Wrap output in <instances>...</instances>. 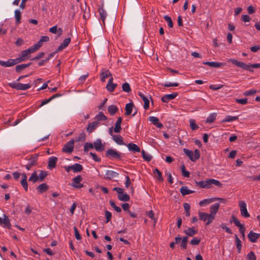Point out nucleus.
Masks as SVG:
<instances>
[{"mask_svg":"<svg viewBox=\"0 0 260 260\" xmlns=\"http://www.w3.org/2000/svg\"><path fill=\"white\" fill-rule=\"evenodd\" d=\"M183 151L189 159L193 162L196 161L200 157V151L198 149H196L194 150V154L191 150H188L186 148H184Z\"/></svg>","mask_w":260,"mask_h":260,"instance_id":"nucleus-1","label":"nucleus"},{"mask_svg":"<svg viewBox=\"0 0 260 260\" xmlns=\"http://www.w3.org/2000/svg\"><path fill=\"white\" fill-rule=\"evenodd\" d=\"M34 52H35L30 47L28 49L21 51L20 54V56L18 58H16V60L17 61L18 63L24 61L28 58V55Z\"/></svg>","mask_w":260,"mask_h":260,"instance_id":"nucleus-2","label":"nucleus"},{"mask_svg":"<svg viewBox=\"0 0 260 260\" xmlns=\"http://www.w3.org/2000/svg\"><path fill=\"white\" fill-rule=\"evenodd\" d=\"M10 87L17 90H25L31 87V85L28 84H22L21 83L12 82L8 84Z\"/></svg>","mask_w":260,"mask_h":260,"instance_id":"nucleus-3","label":"nucleus"},{"mask_svg":"<svg viewBox=\"0 0 260 260\" xmlns=\"http://www.w3.org/2000/svg\"><path fill=\"white\" fill-rule=\"evenodd\" d=\"M229 62H231L233 63L236 66L238 67L241 68L242 69L249 71L251 72H253V70L250 69V66L249 64H247L243 62L239 61L235 59H229L228 60Z\"/></svg>","mask_w":260,"mask_h":260,"instance_id":"nucleus-4","label":"nucleus"},{"mask_svg":"<svg viewBox=\"0 0 260 260\" xmlns=\"http://www.w3.org/2000/svg\"><path fill=\"white\" fill-rule=\"evenodd\" d=\"M233 222L235 225L239 228V232L241 234L242 237L243 238L245 237V228L244 227L243 224H242L238 218L235 216H232V220H230V222L232 223Z\"/></svg>","mask_w":260,"mask_h":260,"instance_id":"nucleus-5","label":"nucleus"},{"mask_svg":"<svg viewBox=\"0 0 260 260\" xmlns=\"http://www.w3.org/2000/svg\"><path fill=\"white\" fill-rule=\"evenodd\" d=\"M74 148V140L73 139H71L64 145L62 151L65 153H71L73 152Z\"/></svg>","mask_w":260,"mask_h":260,"instance_id":"nucleus-6","label":"nucleus"},{"mask_svg":"<svg viewBox=\"0 0 260 260\" xmlns=\"http://www.w3.org/2000/svg\"><path fill=\"white\" fill-rule=\"evenodd\" d=\"M38 161V155H31L29 159L28 160V162L26 164L24 167L25 168L29 170L32 167L36 166L37 165Z\"/></svg>","mask_w":260,"mask_h":260,"instance_id":"nucleus-7","label":"nucleus"},{"mask_svg":"<svg viewBox=\"0 0 260 260\" xmlns=\"http://www.w3.org/2000/svg\"><path fill=\"white\" fill-rule=\"evenodd\" d=\"M199 215L200 220L204 221L207 220L206 223L207 225L210 224L214 220L213 218H210V215L209 214L206 213L205 212H199Z\"/></svg>","mask_w":260,"mask_h":260,"instance_id":"nucleus-8","label":"nucleus"},{"mask_svg":"<svg viewBox=\"0 0 260 260\" xmlns=\"http://www.w3.org/2000/svg\"><path fill=\"white\" fill-rule=\"evenodd\" d=\"M239 206L240 207L241 215L244 217H249L250 214L247 211L246 203L244 201H240L239 202Z\"/></svg>","mask_w":260,"mask_h":260,"instance_id":"nucleus-9","label":"nucleus"},{"mask_svg":"<svg viewBox=\"0 0 260 260\" xmlns=\"http://www.w3.org/2000/svg\"><path fill=\"white\" fill-rule=\"evenodd\" d=\"M114 141L117 144L123 146V147L120 148L122 151L126 149V144L123 141V139L121 136L119 135H115Z\"/></svg>","mask_w":260,"mask_h":260,"instance_id":"nucleus-10","label":"nucleus"},{"mask_svg":"<svg viewBox=\"0 0 260 260\" xmlns=\"http://www.w3.org/2000/svg\"><path fill=\"white\" fill-rule=\"evenodd\" d=\"M82 180V178L80 175H78L73 179V183L72 186L74 188H80L83 186L82 184H80V182Z\"/></svg>","mask_w":260,"mask_h":260,"instance_id":"nucleus-11","label":"nucleus"},{"mask_svg":"<svg viewBox=\"0 0 260 260\" xmlns=\"http://www.w3.org/2000/svg\"><path fill=\"white\" fill-rule=\"evenodd\" d=\"M219 203H216L214 205H212L210 208V213L209 214L210 215V218L215 219V215L218 212V210L219 208Z\"/></svg>","mask_w":260,"mask_h":260,"instance_id":"nucleus-12","label":"nucleus"},{"mask_svg":"<svg viewBox=\"0 0 260 260\" xmlns=\"http://www.w3.org/2000/svg\"><path fill=\"white\" fill-rule=\"evenodd\" d=\"M18 63L17 61L16 60V59H10L8 60L7 61L0 60V65L4 67H10L13 66L16 64Z\"/></svg>","mask_w":260,"mask_h":260,"instance_id":"nucleus-13","label":"nucleus"},{"mask_svg":"<svg viewBox=\"0 0 260 260\" xmlns=\"http://www.w3.org/2000/svg\"><path fill=\"white\" fill-rule=\"evenodd\" d=\"M99 125V122L94 121L92 122L89 123L86 127V131L88 133H91L93 132Z\"/></svg>","mask_w":260,"mask_h":260,"instance_id":"nucleus-14","label":"nucleus"},{"mask_svg":"<svg viewBox=\"0 0 260 260\" xmlns=\"http://www.w3.org/2000/svg\"><path fill=\"white\" fill-rule=\"evenodd\" d=\"M177 95L178 93L177 92L166 94L161 98V100L164 103H168L170 100L174 99Z\"/></svg>","mask_w":260,"mask_h":260,"instance_id":"nucleus-15","label":"nucleus"},{"mask_svg":"<svg viewBox=\"0 0 260 260\" xmlns=\"http://www.w3.org/2000/svg\"><path fill=\"white\" fill-rule=\"evenodd\" d=\"M0 224H3V226L5 228L6 227L9 229H11V225L10 222V220L8 217L5 214L4 215L3 219L0 217Z\"/></svg>","mask_w":260,"mask_h":260,"instance_id":"nucleus-16","label":"nucleus"},{"mask_svg":"<svg viewBox=\"0 0 260 260\" xmlns=\"http://www.w3.org/2000/svg\"><path fill=\"white\" fill-rule=\"evenodd\" d=\"M58 158L55 156H51L49 158L48 168L52 169L55 168Z\"/></svg>","mask_w":260,"mask_h":260,"instance_id":"nucleus-17","label":"nucleus"},{"mask_svg":"<svg viewBox=\"0 0 260 260\" xmlns=\"http://www.w3.org/2000/svg\"><path fill=\"white\" fill-rule=\"evenodd\" d=\"M259 237V234L254 233L251 231L248 235V238L249 239V241L252 243L256 242Z\"/></svg>","mask_w":260,"mask_h":260,"instance_id":"nucleus-18","label":"nucleus"},{"mask_svg":"<svg viewBox=\"0 0 260 260\" xmlns=\"http://www.w3.org/2000/svg\"><path fill=\"white\" fill-rule=\"evenodd\" d=\"M203 63L205 65H208L211 67L216 68L223 67L225 65V63H224V62H213V61L203 62Z\"/></svg>","mask_w":260,"mask_h":260,"instance_id":"nucleus-19","label":"nucleus"},{"mask_svg":"<svg viewBox=\"0 0 260 260\" xmlns=\"http://www.w3.org/2000/svg\"><path fill=\"white\" fill-rule=\"evenodd\" d=\"M71 39L70 38H68L65 39L63 40V42L62 43H61L60 45H59V46L58 47V48L56 50V51H61L62 50L64 49L66 47H67L69 45L70 43L71 42Z\"/></svg>","mask_w":260,"mask_h":260,"instance_id":"nucleus-20","label":"nucleus"},{"mask_svg":"<svg viewBox=\"0 0 260 260\" xmlns=\"http://www.w3.org/2000/svg\"><path fill=\"white\" fill-rule=\"evenodd\" d=\"M149 120L158 128H161L163 127L162 124L159 122V119L158 118L154 116H150L149 117Z\"/></svg>","mask_w":260,"mask_h":260,"instance_id":"nucleus-21","label":"nucleus"},{"mask_svg":"<svg viewBox=\"0 0 260 260\" xmlns=\"http://www.w3.org/2000/svg\"><path fill=\"white\" fill-rule=\"evenodd\" d=\"M126 146L129 151L133 152H139L141 151L140 148L138 146L132 143H129L127 145L126 144Z\"/></svg>","mask_w":260,"mask_h":260,"instance_id":"nucleus-22","label":"nucleus"},{"mask_svg":"<svg viewBox=\"0 0 260 260\" xmlns=\"http://www.w3.org/2000/svg\"><path fill=\"white\" fill-rule=\"evenodd\" d=\"M93 147L96 151L101 152L104 150V147L102 143L101 140H97L93 143Z\"/></svg>","mask_w":260,"mask_h":260,"instance_id":"nucleus-23","label":"nucleus"},{"mask_svg":"<svg viewBox=\"0 0 260 260\" xmlns=\"http://www.w3.org/2000/svg\"><path fill=\"white\" fill-rule=\"evenodd\" d=\"M196 184L197 186L203 188H210L209 179L205 181H196Z\"/></svg>","mask_w":260,"mask_h":260,"instance_id":"nucleus-24","label":"nucleus"},{"mask_svg":"<svg viewBox=\"0 0 260 260\" xmlns=\"http://www.w3.org/2000/svg\"><path fill=\"white\" fill-rule=\"evenodd\" d=\"M122 121V118L119 117L115 123V133H119L121 131V124Z\"/></svg>","mask_w":260,"mask_h":260,"instance_id":"nucleus-25","label":"nucleus"},{"mask_svg":"<svg viewBox=\"0 0 260 260\" xmlns=\"http://www.w3.org/2000/svg\"><path fill=\"white\" fill-rule=\"evenodd\" d=\"M139 95L140 96L141 98L142 99L143 101L144 102V108L145 110L148 109L149 108V103H150L148 99L146 96H145L144 94H143L141 92L139 93Z\"/></svg>","mask_w":260,"mask_h":260,"instance_id":"nucleus-26","label":"nucleus"},{"mask_svg":"<svg viewBox=\"0 0 260 260\" xmlns=\"http://www.w3.org/2000/svg\"><path fill=\"white\" fill-rule=\"evenodd\" d=\"M184 233L189 237H192L196 235L198 231L195 230L194 227L188 228L187 229L184 231Z\"/></svg>","mask_w":260,"mask_h":260,"instance_id":"nucleus-27","label":"nucleus"},{"mask_svg":"<svg viewBox=\"0 0 260 260\" xmlns=\"http://www.w3.org/2000/svg\"><path fill=\"white\" fill-rule=\"evenodd\" d=\"M49 189V186L46 183H42L39 185L37 189L40 193H43L46 192Z\"/></svg>","mask_w":260,"mask_h":260,"instance_id":"nucleus-28","label":"nucleus"},{"mask_svg":"<svg viewBox=\"0 0 260 260\" xmlns=\"http://www.w3.org/2000/svg\"><path fill=\"white\" fill-rule=\"evenodd\" d=\"M180 191L183 196L194 192V190L188 189L186 186H182L180 188Z\"/></svg>","mask_w":260,"mask_h":260,"instance_id":"nucleus-29","label":"nucleus"},{"mask_svg":"<svg viewBox=\"0 0 260 260\" xmlns=\"http://www.w3.org/2000/svg\"><path fill=\"white\" fill-rule=\"evenodd\" d=\"M31 64V62L25 64H21L16 66L15 70L17 73H20L22 70L28 67Z\"/></svg>","mask_w":260,"mask_h":260,"instance_id":"nucleus-30","label":"nucleus"},{"mask_svg":"<svg viewBox=\"0 0 260 260\" xmlns=\"http://www.w3.org/2000/svg\"><path fill=\"white\" fill-rule=\"evenodd\" d=\"M118 199L123 202L128 201L130 199L129 196L126 193L122 192L119 195H117Z\"/></svg>","mask_w":260,"mask_h":260,"instance_id":"nucleus-31","label":"nucleus"},{"mask_svg":"<svg viewBox=\"0 0 260 260\" xmlns=\"http://www.w3.org/2000/svg\"><path fill=\"white\" fill-rule=\"evenodd\" d=\"M134 105L133 103H128L125 106V113L126 115H129L132 112L133 108Z\"/></svg>","mask_w":260,"mask_h":260,"instance_id":"nucleus-32","label":"nucleus"},{"mask_svg":"<svg viewBox=\"0 0 260 260\" xmlns=\"http://www.w3.org/2000/svg\"><path fill=\"white\" fill-rule=\"evenodd\" d=\"M83 167L81 165L76 163L72 165V171L74 173L80 172L83 170Z\"/></svg>","mask_w":260,"mask_h":260,"instance_id":"nucleus-33","label":"nucleus"},{"mask_svg":"<svg viewBox=\"0 0 260 260\" xmlns=\"http://www.w3.org/2000/svg\"><path fill=\"white\" fill-rule=\"evenodd\" d=\"M28 181H31L33 183L39 181L38 175L36 171H34L31 174V176L28 178Z\"/></svg>","mask_w":260,"mask_h":260,"instance_id":"nucleus-34","label":"nucleus"},{"mask_svg":"<svg viewBox=\"0 0 260 260\" xmlns=\"http://www.w3.org/2000/svg\"><path fill=\"white\" fill-rule=\"evenodd\" d=\"M101 81L102 82H105L106 79L110 76L111 77H112L111 73L108 70H106L104 72H103L101 75Z\"/></svg>","mask_w":260,"mask_h":260,"instance_id":"nucleus-35","label":"nucleus"},{"mask_svg":"<svg viewBox=\"0 0 260 260\" xmlns=\"http://www.w3.org/2000/svg\"><path fill=\"white\" fill-rule=\"evenodd\" d=\"M216 113H213L209 115L206 120V122L208 123H211L214 121L216 117Z\"/></svg>","mask_w":260,"mask_h":260,"instance_id":"nucleus-36","label":"nucleus"},{"mask_svg":"<svg viewBox=\"0 0 260 260\" xmlns=\"http://www.w3.org/2000/svg\"><path fill=\"white\" fill-rule=\"evenodd\" d=\"M107 89L110 91L112 92L114 91V84H113V78L110 77L109 79L108 83L106 86Z\"/></svg>","mask_w":260,"mask_h":260,"instance_id":"nucleus-37","label":"nucleus"},{"mask_svg":"<svg viewBox=\"0 0 260 260\" xmlns=\"http://www.w3.org/2000/svg\"><path fill=\"white\" fill-rule=\"evenodd\" d=\"M209 186L211 187L212 184H214L218 187H221L222 184L218 180L214 179H209Z\"/></svg>","mask_w":260,"mask_h":260,"instance_id":"nucleus-38","label":"nucleus"},{"mask_svg":"<svg viewBox=\"0 0 260 260\" xmlns=\"http://www.w3.org/2000/svg\"><path fill=\"white\" fill-rule=\"evenodd\" d=\"M187 242L188 237H183L180 243V246L182 249H186L187 248Z\"/></svg>","mask_w":260,"mask_h":260,"instance_id":"nucleus-39","label":"nucleus"},{"mask_svg":"<svg viewBox=\"0 0 260 260\" xmlns=\"http://www.w3.org/2000/svg\"><path fill=\"white\" fill-rule=\"evenodd\" d=\"M99 12L100 14L101 18L102 21L103 22V23H104L105 20L106 16H107L106 12L105 11V10L103 9V7L99 8Z\"/></svg>","mask_w":260,"mask_h":260,"instance_id":"nucleus-40","label":"nucleus"},{"mask_svg":"<svg viewBox=\"0 0 260 260\" xmlns=\"http://www.w3.org/2000/svg\"><path fill=\"white\" fill-rule=\"evenodd\" d=\"M238 119V116H233L228 115L222 120V122H227L235 121Z\"/></svg>","mask_w":260,"mask_h":260,"instance_id":"nucleus-41","label":"nucleus"},{"mask_svg":"<svg viewBox=\"0 0 260 260\" xmlns=\"http://www.w3.org/2000/svg\"><path fill=\"white\" fill-rule=\"evenodd\" d=\"M235 242L238 253H240L242 248V242L237 235H235Z\"/></svg>","mask_w":260,"mask_h":260,"instance_id":"nucleus-42","label":"nucleus"},{"mask_svg":"<svg viewBox=\"0 0 260 260\" xmlns=\"http://www.w3.org/2000/svg\"><path fill=\"white\" fill-rule=\"evenodd\" d=\"M15 18L17 24H19L21 22V14L19 10L15 11Z\"/></svg>","mask_w":260,"mask_h":260,"instance_id":"nucleus-43","label":"nucleus"},{"mask_svg":"<svg viewBox=\"0 0 260 260\" xmlns=\"http://www.w3.org/2000/svg\"><path fill=\"white\" fill-rule=\"evenodd\" d=\"M153 173L157 174V179L159 182H162L164 181V179L162 177V174H161V172L158 169H157V168L155 169L153 171Z\"/></svg>","mask_w":260,"mask_h":260,"instance_id":"nucleus-44","label":"nucleus"},{"mask_svg":"<svg viewBox=\"0 0 260 260\" xmlns=\"http://www.w3.org/2000/svg\"><path fill=\"white\" fill-rule=\"evenodd\" d=\"M142 154L143 159L147 161L151 160L152 156L148 153H146L144 150L142 151Z\"/></svg>","mask_w":260,"mask_h":260,"instance_id":"nucleus-45","label":"nucleus"},{"mask_svg":"<svg viewBox=\"0 0 260 260\" xmlns=\"http://www.w3.org/2000/svg\"><path fill=\"white\" fill-rule=\"evenodd\" d=\"M47 173L46 171H41L38 176L39 181V182L43 181L44 180V179L45 178V177L47 176Z\"/></svg>","mask_w":260,"mask_h":260,"instance_id":"nucleus-46","label":"nucleus"},{"mask_svg":"<svg viewBox=\"0 0 260 260\" xmlns=\"http://www.w3.org/2000/svg\"><path fill=\"white\" fill-rule=\"evenodd\" d=\"M43 45V42L41 41V40L38 42V43L32 46L31 48L32 49L34 52L37 51L39 48Z\"/></svg>","mask_w":260,"mask_h":260,"instance_id":"nucleus-47","label":"nucleus"},{"mask_svg":"<svg viewBox=\"0 0 260 260\" xmlns=\"http://www.w3.org/2000/svg\"><path fill=\"white\" fill-rule=\"evenodd\" d=\"M164 18L165 20L168 23V26L170 28H172L173 27V22L171 18L168 15H165L164 16Z\"/></svg>","mask_w":260,"mask_h":260,"instance_id":"nucleus-48","label":"nucleus"},{"mask_svg":"<svg viewBox=\"0 0 260 260\" xmlns=\"http://www.w3.org/2000/svg\"><path fill=\"white\" fill-rule=\"evenodd\" d=\"M114 177V171L107 170L105 175V178L106 179H111Z\"/></svg>","mask_w":260,"mask_h":260,"instance_id":"nucleus-49","label":"nucleus"},{"mask_svg":"<svg viewBox=\"0 0 260 260\" xmlns=\"http://www.w3.org/2000/svg\"><path fill=\"white\" fill-rule=\"evenodd\" d=\"M122 88L123 91L126 92H129L131 91L130 85L128 83H123L122 86Z\"/></svg>","mask_w":260,"mask_h":260,"instance_id":"nucleus-50","label":"nucleus"},{"mask_svg":"<svg viewBox=\"0 0 260 260\" xmlns=\"http://www.w3.org/2000/svg\"><path fill=\"white\" fill-rule=\"evenodd\" d=\"M181 170L182 172V175L185 177H189V172L186 170L184 164L181 166Z\"/></svg>","mask_w":260,"mask_h":260,"instance_id":"nucleus-51","label":"nucleus"},{"mask_svg":"<svg viewBox=\"0 0 260 260\" xmlns=\"http://www.w3.org/2000/svg\"><path fill=\"white\" fill-rule=\"evenodd\" d=\"M189 123H190V127L192 130L194 131L199 128V126L197 124H196L194 120L190 119L189 120Z\"/></svg>","mask_w":260,"mask_h":260,"instance_id":"nucleus-52","label":"nucleus"},{"mask_svg":"<svg viewBox=\"0 0 260 260\" xmlns=\"http://www.w3.org/2000/svg\"><path fill=\"white\" fill-rule=\"evenodd\" d=\"M95 119L98 121L100 120H104L106 119V116H105L103 112H100L97 115H96Z\"/></svg>","mask_w":260,"mask_h":260,"instance_id":"nucleus-53","label":"nucleus"},{"mask_svg":"<svg viewBox=\"0 0 260 260\" xmlns=\"http://www.w3.org/2000/svg\"><path fill=\"white\" fill-rule=\"evenodd\" d=\"M93 145L90 143H85L84 146V150L85 152L88 151L90 149L93 148Z\"/></svg>","mask_w":260,"mask_h":260,"instance_id":"nucleus-54","label":"nucleus"},{"mask_svg":"<svg viewBox=\"0 0 260 260\" xmlns=\"http://www.w3.org/2000/svg\"><path fill=\"white\" fill-rule=\"evenodd\" d=\"M200 238L194 237L190 241V243L192 245H197L200 243Z\"/></svg>","mask_w":260,"mask_h":260,"instance_id":"nucleus-55","label":"nucleus"},{"mask_svg":"<svg viewBox=\"0 0 260 260\" xmlns=\"http://www.w3.org/2000/svg\"><path fill=\"white\" fill-rule=\"evenodd\" d=\"M147 215L148 216L149 218H150L152 220L154 221V224L156 222V219H155L154 217V213L152 210L149 211L147 213Z\"/></svg>","mask_w":260,"mask_h":260,"instance_id":"nucleus-56","label":"nucleus"},{"mask_svg":"<svg viewBox=\"0 0 260 260\" xmlns=\"http://www.w3.org/2000/svg\"><path fill=\"white\" fill-rule=\"evenodd\" d=\"M256 92V90L253 89H251L249 90L246 91L244 92L243 94L245 96H249L251 95H253Z\"/></svg>","mask_w":260,"mask_h":260,"instance_id":"nucleus-57","label":"nucleus"},{"mask_svg":"<svg viewBox=\"0 0 260 260\" xmlns=\"http://www.w3.org/2000/svg\"><path fill=\"white\" fill-rule=\"evenodd\" d=\"M220 227L223 230H225V231L228 233L229 234H232L233 233H232V231H231V230L227 227L225 225V224L224 223H222L220 225Z\"/></svg>","mask_w":260,"mask_h":260,"instance_id":"nucleus-58","label":"nucleus"},{"mask_svg":"<svg viewBox=\"0 0 260 260\" xmlns=\"http://www.w3.org/2000/svg\"><path fill=\"white\" fill-rule=\"evenodd\" d=\"M115 159L120 160L121 158L124 156V154L119 153L118 151L115 150L114 152Z\"/></svg>","mask_w":260,"mask_h":260,"instance_id":"nucleus-59","label":"nucleus"},{"mask_svg":"<svg viewBox=\"0 0 260 260\" xmlns=\"http://www.w3.org/2000/svg\"><path fill=\"white\" fill-rule=\"evenodd\" d=\"M74 230L75 231V236L77 240H80L81 239V236L80 234H79L77 228L76 226L74 227Z\"/></svg>","mask_w":260,"mask_h":260,"instance_id":"nucleus-60","label":"nucleus"},{"mask_svg":"<svg viewBox=\"0 0 260 260\" xmlns=\"http://www.w3.org/2000/svg\"><path fill=\"white\" fill-rule=\"evenodd\" d=\"M247 258L249 260H256V256L253 251H250L247 254Z\"/></svg>","mask_w":260,"mask_h":260,"instance_id":"nucleus-61","label":"nucleus"},{"mask_svg":"<svg viewBox=\"0 0 260 260\" xmlns=\"http://www.w3.org/2000/svg\"><path fill=\"white\" fill-rule=\"evenodd\" d=\"M236 102L239 104H242V105H245L247 103V99H236L235 100Z\"/></svg>","mask_w":260,"mask_h":260,"instance_id":"nucleus-62","label":"nucleus"},{"mask_svg":"<svg viewBox=\"0 0 260 260\" xmlns=\"http://www.w3.org/2000/svg\"><path fill=\"white\" fill-rule=\"evenodd\" d=\"M105 217L106 218V222L108 223L111 220L112 217L111 213L108 211H106Z\"/></svg>","mask_w":260,"mask_h":260,"instance_id":"nucleus-63","label":"nucleus"},{"mask_svg":"<svg viewBox=\"0 0 260 260\" xmlns=\"http://www.w3.org/2000/svg\"><path fill=\"white\" fill-rule=\"evenodd\" d=\"M20 183H21V185L22 186V187H23V188L24 189V190L25 191H27L28 184L27 183V180H21Z\"/></svg>","mask_w":260,"mask_h":260,"instance_id":"nucleus-64","label":"nucleus"}]
</instances>
